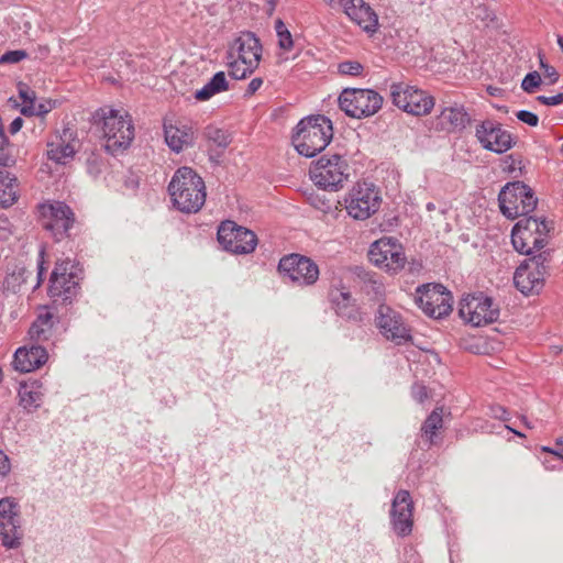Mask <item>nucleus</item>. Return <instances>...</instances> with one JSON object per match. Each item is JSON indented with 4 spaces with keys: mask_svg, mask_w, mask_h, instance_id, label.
I'll list each match as a JSON object with an SVG mask.
<instances>
[{
    "mask_svg": "<svg viewBox=\"0 0 563 563\" xmlns=\"http://www.w3.org/2000/svg\"><path fill=\"white\" fill-rule=\"evenodd\" d=\"M93 119L101 123L107 152L117 155L130 147L135 130L126 110L104 106L95 112Z\"/></svg>",
    "mask_w": 563,
    "mask_h": 563,
    "instance_id": "f257e3e1",
    "label": "nucleus"
},
{
    "mask_svg": "<svg viewBox=\"0 0 563 563\" xmlns=\"http://www.w3.org/2000/svg\"><path fill=\"white\" fill-rule=\"evenodd\" d=\"M173 206L184 213L198 212L206 202L203 179L190 167L178 168L168 185Z\"/></svg>",
    "mask_w": 563,
    "mask_h": 563,
    "instance_id": "f03ea898",
    "label": "nucleus"
},
{
    "mask_svg": "<svg viewBox=\"0 0 563 563\" xmlns=\"http://www.w3.org/2000/svg\"><path fill=\"white\" fill-rule=\"evenodd\" d=\"M332 137V122L327 117L318 114L300 120L291 141L300 155L313 157L329 145Z\"/></svg>",
    "mask_w": 563,
    "mask_h": 563,
    "instance_id": "7ed1b4c3",
    "label": "nucleus"
},
{
    "mask_svg": "<svg viewBox=\"0 0 563 563\" xmlns=\"http://www.w3.org/2000/svg\"><path fill=\"white\" fill-rule=\"evenodd\" d=\"M262 45L252 32H242L229 46L228 66L235 79H244L258 67Z\"/></svg>",
    "mask_w": 563,
    "mask_h": 563,
    "instance_id": "20e7f679",
    "label": "nucleus"
},
{
    "mask_svg": "<svg viewBox=\"0 0 563 563\" xmlns=\"http://www.w3.org/2000/svg\"><path fill=\"white\" fill-rule=\"evenodd\" d=\"M313 184L328 191H339L344 187L350 176L347 161L339 155H322L311 164L309 169Z\"/></svg>",
    "mask_w": 563,
    "mask_h": 563,
    "instance_id": "39448f33",
    "label": "nucleus"
},
{
    "mask_svg": "<svg viewBox=\"0 0 563 563\" xmlns=\"http://www.w3.org/2000/svg\"><path fill=\"white\" fill-rule=\"evenodd\" d=\"M549 262V252H539L526 260L514 274L516 288L526 296L539 294L545 283Z\"/></svg>",
    "mask_w": 563,
    "mask_h": 563,
    "instance_id": "423d86ee",
    "label": "nucleus"
},
{
    "mask_svg": "<svg viewBox=\"0 0 563 563\" xmlns=\"http://www.w3.org/2000/svg\"><path fill=\"white\" fill-rule=\"evenodd\" d=\"M548 231L544 220L526 217L519 220L512 229V245L518 253L532 255L534 251H541L545 246Z\"/></svg>",
    "mask_w": 563,
    "mask_h": 563,
    "instance_id": "0eeeda50",
    "label": "nucleus"
},
{
    "mask_svg": "<svg viewBox=\"0 0 563 563\" xmlns=\"http://www.w3.org/2000/svg\"><path fill=\"white\" fill-rule=\"evenodd\" d=\"M499 208L508 219L526 217L538 203L530 187L521 181L508 183L498 195Z\"/></svg>",
    "mask_w": 563,
    "mask_h": 563,
    "instance_id": "6e6552de",
    "label": "nucleus"
},
{
    "mask_svg": "<svg viewBox=\"0 0 563 563\" xmlns=\"http://www.w3.org/2000/svg\"><path fill=\"white\" fill-rule=\"evenodd\" d=\"M389 90L394 106L409 114L427 115L434 107V98L415 86L393 82Z\"/></svg>",
    "mask_w": 563,
    "mask_h": 563,
    "instance_id": "1a4fd4ad",
    "label": "nucleus"
},
{
    "mask_svg": "<svg viewBox=\"0 0 563 563\" xmlns=\"http://www.w3.org/2000/svg\"><path fill=\"white\" fill-rule=\"evenodd\" d=\"M383 100V97L375 90L352 88L342 91L339 104L349 117L362 119L378 112Z\"/></svg>",
    "mask_w": 563,
    "mask_h": 563,
    "instance_id": "9d476101",
    "label": "nucleus"
},
{
    "mask_svg": "<svg viewBox=\"0 0 563 563\" xmlns=\"http://www.w3.org/2000/svg\"><path fill=\"white\" fill-rule=\"evenodd\" d=\"M344 203L350 217L366 220L378 210L380 197L373 184L358 181L346 194Z\"/></svg>",
    "mask_w": 563,
    "mask_h": 563,
    "instance_id": "9b49d317",
    "label": "nucleus"
},
{
    "mask_svg": "<svg viewBox=\"0 0 563 563\" xmlns=\"http://www.w3.org/2000/svg\"><path fill=\"white\" fill-rule=\"evenodd\" d=\"M38 221L57 241L67 235L75 223V213L63 201H46L37 207Z\"/></svg>",
    "mask_w": 563,
    "mask_h": 563,
    "instance_id": "f8f14e48",
    "label": "nucleus"
},
{
    "mask_svg": "<svg viewBox=\"0 0 563 563\" xmlns=\"http://www.w3.org/2000/svg\"><path fill=\"white\" fill-rule=\"evenodd\" d=\"M368 256L375 266L390 274H397L407 263L404 246L391 236H384L372 243Z\"/></svg>",
    "mask_w": 563,
    "mask_h": 563,
    "instance_id": "ddd939ff",
    "label": "nucleus"
},
{
    "mask_svg": "<svg viewBox=\"0 0 563 563\" xmlns=\"http://www.w3.org/2000/svg\"><path fill=\"white\" fill-rule=\"evenodd\" d=\"M375 325L379 333L396 345L412 341L411 328L404 316L388 305L378 306L375 313Z\"/></svg>",
    "mask_w": 563,
    "mask_h": 563,
    "instance_id": "4468645a",
    "label": "nucleus"
},
{
    "mask_svg": "<svg viewBox=\"0 0 563 563\" xmlns=\"http://www.w3.org/2000/svg\"><path fill=\"white\" fill-rule=\"evenodd\" d=\"M459 314L466 322L481 327L495 322L499 317V309L492 298L483 295H467L459 305Z\"/></svg>",
    "mask_w": 563,
    "mask_h": 563,
    "instance_id": "2eb2a0df",
    "label": "nucleus"
},
{
    "mask_svg": "<svg viewBox=\"0 0 563 563\" xmlns=\"http://www.w3.org/2000/svg\"><path fill=\"white\" fill-rule=\"evenodd\" d=\"M415 301L427 316L434 319L443 318L452 311V295L439 284L419 286Z\"/></svg>",
    "mask_w": 563,
    "mask_h": 563,
    "instance_id": "dca6fc26",
    "label": "nucleus"
},
{
    "mask_svg": "<svg viewBox=\"0 0 563 563\" xmlns=\"http://www.w3.org/2000/svg\"><path fill=\"white\" fill-rule=\"evenodd\" d=\"M20 506L14 498L0 499V539L7 549H18L22 540Z\"/></svg>",
    "mask_w": 563,
    "mask_h": 563,
    "instance_id": "f3484780",
    "label": "nucleus"
},
{
    "mask_svg": "<svg viewBox=\"0 0 563 563\" xmlns=\"http://www.w3.org/2000/svg\"><path fill=\"white\" fill-rule=\"evenodd\" d=\"M218 241L222 247L234 254L252 253L257 245L255 233L233 221H224L218 229Z\"/></svg>",
    "mask_w": 563,
    "mask_h": 563,
    "instance_id": "a211bd4d",
    "label": "nucleus"
},
{
    "mask_svg": "<svg viewBox=\"0 0 563 563\" xmlns=\"http://www.w3.org/2000/svg\"><path fill=\"white\" fill-rule=\"evenodd\" d=\"M475 136L483 148L497 154L506 153L515 145L511 133L493 120H485L477 124Z\"/></svg>",
    "mask_w": 563,
    "mask_h": 563,
    "instance_id": "6ab92c4d",
    "label": "nucleus"
},
{
    "mask_svg": "<svg viewBox=\"0 0 563 563\" xmlns=\"http://www.w3.org/2000/svg\"><path fill=\"white\" fill-rule=\"evenodd\" d=\"M278 271L284 277L298 285H312L319 277V268L310 258L290 254L283 257L278 264Z\"/></svg>",
    "mask_w": 563,
    "mask_h": 563,
    "instance_id": "aec40b11",
    "label": "nucleus"
},
{
    "mask_svg": "<svg viewBox=\"0 0 563 563\" xmlns=\"http://www.w3.org/2000/svg\"><path fill=\"white\" fill-rule=\"evenodd\" d=\"M390 523L398 537H407L413 526V501L408 490H399L391 503Z\"/></svg>",
    "mask_w": 563,
    "mask_h": 563,
    "instance_id": "412c9836",
    "label": "nucleus"
},
{
    "mask_svg": "<svg viewBox=\"0 0 563 563\" xmlns=\"http://www.w3.org/2000/svg\"><path fill=\"white\" fill-rule=\"evenodd\" d=\"M343 12L367 33L376 32L378 16L364 0H340Z\"/></svg>",
    "mask_w": 563,
    "mask_h": 563,
    "instance_id": "4be33fe9",
    "label": "nucleus"
},
{
    "mask_svg": "<svg viewBox=\"0 0 563 563\" xmlns=\"http://www.w3.org/2000/svg\"><path fill=\"white\" fill-rule=\"evenodd\" d=\"M48 358L47 351L41 345L20 347L14 353V368L21 373H29L40 368Z\"/></svg>",
    "mask_w": 563,
    "mask_h": 563,
    "instance_id": "5701e85b",
    "label": "nucleus"
},
{
    "mask_svg": "<svg viewBox=\"0 0 563 563\" xmlns=\"http://www.w3.org/2000/svg\"><path fill=\"white\" fill-rule=\"evenodd\" d=\"M165 141L168 147L175 153L194 144L195 132L187 124H164Z\"/></svg>",
    "mask_w": 563,
    "mask_h": 563,
    "instance_id": "b1692460",
    "label": "nucleus"
},
{
    "mask_svg": "<svg viewBox=\"0 0 563 563\" xmlns=\"http://www.w3.org/2000/svg\"><path fill=\"white\" fill-rule=\"evenodd\" d=\"M470 118L462 106L445 107L438 117L437 125L442 131H460L468 123Z\"/></svg>",
    "mask_w": 563,
    "mask_h": 563,
    "instance_id": "393cba45",
    "label": "nucleus"
},
{
    "mask_svg": "<svg viewBox=\"0 0 563 563\" xmlns=\"http://www.w3.org/2000/svg\"><path fill=\"white\" fill-rule=\"evenodd\" d=\"M78 284V274L69 272V276H51L48 294L51 297H64L68 299Z\"/></svg>",
    "mask_w": 563,
    "mask_h": 563,
    "instance_id": "a878e982",
    "label": "nucleus"
},
{
    "mask_svg": "<svg viewBox=\"0 0 563 563\" xmlns=\"http://www.w3.org/2000/svg\"><path fill=\"white\" fill-rule=\"evenodd\" d=\"M18 199L16 178L0 167V208L12 206Z\"/></svg>",
    "mask_w": 563,
    "mask_h": 563,
    "instance_id": "bb28decb",
    "label": "nucleus"
},
{
    "mask_svg": "<svg viewBox=\"0 0 563 563\" xmlns=\"http://www.w3.org/2000/svg\"><path fill=\"white\" fill-rule=\"evenodd\" d=\"M74 155V145L60 137H56L47 144V157L58 164L68 163Z\"/></svg>",
    "mask_w": 563,
    "mask_h": 563,
    "instance_id": "cd10ccee",
    "label": "nucleus"
},
{
    "mask_svg": "<svg viewBox=\"0 0 563 563\" xmlns=\"http://www.w3.org/2000/svg\"><path fill=\"white\" fill-rule=\"evenodd\" d=\"M53 324L52 313H41L29 330L30 338L36 342L47 341L52 335Z\"/></svg>",
    "mask_w": 563,
    "mask_h": 563,
    "instance_id": "c85d7f7f",
    "label": "nucleus"
},
{
    "mask_svg": "<svg viewBox=\"0 0 563 563\" xmlns=\"http://www.w3.org/2000/svg\"><path fill=\"white\" fill-rule=\"evenodd\" d=\"M229 85L223 71H218L213 77L199 90L196 91L195 97L198 100L205 101L214 95L228 90Z\"/></svg>",
    "mask_w": 563,
    "mask_h": 563,
    "instance_id": "c756f323",
    "label": "nucleus"
},
{
    "mask_svg": "<svg viewBox=\"0 0 563 563\" xmlns=\"http://www.w3.org/2000/svg\"><path fill=\"white\" fill-rule=\"evenodd\" d=\"M330 297L338 314L349 318L352 316L354 302L350 291L334 289L331 291Z\"/></svg>",
    "mask_w": 563,
    "mask_h": 563,
    "instance_id": "7c9ffc66",
    "label": "nucleus"
},
{
    "mask_svg": "<svg viewBox=\"0 0 563 563\" xmlns=\"http://www.w3.org/2000/svg\"><path fill=\"white\" fill-rule=\"evenodd\" d=\"M443 426L442 419V409L435 408L426 419L421 431L422 435L427 438L429 444L433 443V438L437 434V431L440 430Z\"/></svg>",
    "mask_w": 563,
    "mask_h": 563,
    "instance_id": "2f4dec72",
    "label": "nucleus"
},
{
    "mask_svg": "<svg viewBox=\"0 0 563 563\" xmlns=\"http://www.w3.org/2000/svg\"><path fill=\"white\" fill-rule=\"evenodd\" d=\"M19 397L21 405L27 410L36 409L41 404V393L34 384L22 385L19 390Z\"/></svg>",
    "mask_w": 563,
    "mask_h": 563,
    "instance_id": "473e14b6",
    "label": "nucleus"
},
{
    "mask_svg": "<svg viewBox=\"0 0 563 563\" xmlns=\"http://www.w3.org/2000/svg\"><path fill=\"white\" fill-rule=\"evenodd\" d=\"M206 137L216 144L218 147L225 148L230 143L231 139L229 134L216 126H208L205 130Z\"/></svg>",
    "mask_w": 563,
    "mask_h": 563,
    "instance_id": "72a5a7b5",
    "label": "nucleus"
},
{
    "mask_svg": "<svg viewBox=\"0 0 563 563\" xmlns=\"http://www.w3.org/2000/svg\"><path fill=\"white\" fill-rule=\"evenodd\" d=\"M275 30L278 36V44L279 47L289 51L294 43L292 37L288 29L286 27L285 23L282 20H277L275 23Z\"/></svg>",
    "mask_w": 563,
    "mask_h": 563,
    "instance_id": "f704fd0d",
    "label": "nucleus"
},
{
    "mask_svg": "<svg viewBox=\"0 0 563 563\" xmlns=\"http://www.w3.org/2000/svg\"><path fill=\"white\" fill-rule=\"evenodd\" d=\"M541 84V75L538 71L528 73L521 82V88L523 91L531 93L538 88Z\"/></svg>",
    "mask_w": 563,
    "mask_h": 563,
    "instance_id": "c9c22d12",
    "label": "nucleus"
},
{
    "mask_svg": "<svg viewBox=\"0 0 563 563\" xmlns=\"http://www.w3.org/2000/svg\"><path fill=\"white\" fill-rule=\"evenodd\" d=\"M71 271L78 274V268L75 266L73 261L69 258L60 260L56 263L51 276H69V272Z\"/></svg>",
    "mask_w": 563,
    "mask_h": 563,
    "instance_id": "e433bc0d",
    "label": "nucleus"
},
{
    "mask_svg": "<svg viewBox=\"0 0 563 563\" xmlns=\"http://www.w3.org/2000/svg\"><path fill=\"white\" fill-rule=\"evenodd\" d=\"M339 71L343 75L358 76L363 71V66L358 62L346 60L339 64Z\"/></svg>",
    "mask_w": 563,
    "mask_h": 563,
    "instance_id": "4c0bfd02",
    "label": "nucleus"
},
{
    "mask_svg": "<svg viewBox=\"0 0 563 563\" xmlns=\"http://www.w3.org/2000/svg\"><path fill=\"white\" fill-rule=\"evenodd\" d=\"M539 59L540 68L542 69L543 77L548 80V84H555L559 80V73L556 71V69L553 66L545 63L541 53H539Z\"/></svg>",
    "mask_w": 563,
    "mask_h": 563,
    "instance_id": "58836bf2",
    "label": "nucleus"
},
{
    "mask_svg": "<svg viewBox=\"0 0 563 563\" xmlns=\"http://www.w3.org/2000/svg\"><path fill=\"white\" fill-rule=\"evenodd\" d=\"M27 57V53L24 49H15L5 52L0 57V64H16Z\"/></svg>",
    "mask_w": 563,
    "mask_h": 563,
    "instance_id": "ea45409f",
    "label": "nucleus"
},
{
    "mask_svg": "<svg viewBox=\"0 0 563 563\" xmlns=\"http://www.w3.org/2000/svg\"><path fill=\"white\" fill-rule=\"evenodd\" d=\"M516 117L519 121H521L530 126H537L539 123L538 115L531 111L520 110L516 113Z\"/></svg>",
    "mask_w": 563,
    "mask_h": 563,
    "instance_id": "a19ab883",
    "label": "nucleus"
},
{
    "mask_svg": "<svg viewBox=\"0 0 563 563\" xmlns=\"http://www.w3.org/2000/svg\"><path fill=\"white\" fill-rule=\"evenodd\" d=\"M54 107H55V102L53 100L42 99L37 102L34 115L45 117L47 113H49L54 109Z\"/></svg>",
    "mask_w": 563,
    "mask_h": 563,
    "instance_id": "79ce46f5",
    "label": "nucleus"
},
{
    "mask_svg": "<svg viewBox=\"0 0 563 563\" xmlns=\"http://www.w3.org/2000/svg\"><path fill=\"white\" fill-rule=\"evenodd\" d=\"M19 96L22 100V103L36 100L35 91L24 84L19 85Z\"/></svg>",
    "mask_w": 563,
    "mask_h": 563,
    "instance_id": "37998d69",
    "label": "nucleus"
},
{
    "mask_svg": "<svg viewBox=\"0 0 563 563\" xmlns=\"http://www.w3.org/2000/svg\"><path fill=\"white\" fill-rule=\"evenodd\" d=\"M537 100L545 106H559L563 103V93H558L554 96H538Z\"/></svg>",
    "mask_w": 563,
    "mask_h": 563,
    "instance_id": "c03bdc74",
    "label": "nucleus"
},
{
    "mask_svg": "<svg viewBox=\"0 0 563 563\" xmlns=\"http://www.w3.org/2000/svg\"><path fill=\"white\" fill-rule=\"evenodd\" d=\"M411 393H412V397L419 402H422L424 399L428 398V391H427L426 386H423V385L415 384L412 386Z\"/></svg>",
    "mask_w": 563,
    "mask_h": 563,
    "instance_id": "a18cd8bd",
    "label": "nucleus"
},
{
    "mask_svg": "<svg viewBox=\"0 0 563 563\" xmlns=\"http://www.w3.org/2000/svg\"><path fill=\"white\" fill-rule=\"evenodd\" d=\"M10 470L9 457L0 450V481L9 474Z\"/></svg>",
    "mask_w": 563,
    "mask_h": 563,
    "instance_id": "49530a36",
    "label": "nucleus"
},
{
    "mask_svg": "<svg viewBox=\"0 0 563 563\" xmlns=\"http://www.w3.org/2000/svg\"><path fill=\"white\" fill-rule=\"evenodd\" d=\"M312 206L322 212H329L331 210V203L330 201L322 199L320 197H316L312 199Z\"/></svg>",
    "mask_w": 563,
    "mask_h": 563,
    "instance_id": "de8ad7c7",
    "label": "nucleus"
},
{
    "mask_svg": "<svg viewBox=\"0 0 563 563\" xmlns=\"http://www.w3.org/2000/svg\"><path fill=\"white\" fill-rule=\"evenodd\" d=\"M37 100L29 101L21 104V113L26 117H32L35 113V108L37 106Z\"/></svg>",
    "mask_w": 563,
    "mask_h": 563,
    "instance_id": "09e8293b",
    "label": "nucleus"
},
{
    "mask_svg": "<svg viewBox=\"0 0 563 563\" xmlns=\"http://www.w3.org/2000/svg\"><path fill=\"white\" fill-rule=\"evenodd\" d=\"M262 85H263V80H262V78H260V77L253 78V79L250 81V84H249V86H247V90H246V91H247L249 93L253 95V93H255V92L261 88V86H262Z\"/></svg>",
    "mask_w": 563,
    "mask_h": 563,
    "instance_id": "8fccbe9b",
    "label": "nucleus"
},
{
    "mask_svg": "<svg viewBox=\"0 0 563 563\" xmlns=\"http://www.w3.org/2000/svg\"><path fill=\"white\" fill-rule=\"evenodd\" d=\"M23 125V120L22 118L18 117L15 118L11 123H10V126H9V131L11 134H15L18 133L21 128Z\"/></svg>",
    "mask_w": 563,
    "mask_h": 563,
    "instance_id": "3c124183",
    "label": "nucleus"
},
{
    "mask_svg": "<svg viewBox=\"0 0 563 563\" xmlns=\"http://www.w3.org/2000/svg\"><path fill=\"white\" fill-rule=\"evenodd\" d=\"M35 52H36V57L46 58L49 54V47L47 45L40 44L35 48Z\"/></svg>",
    "mask_w": 563,
    "mask_h": 563,
    "instance_id": "603ef678",
    "label": "nucleus"
},
{
    "mask_svg": "<svg viewBox=\"0 0 563 563\" xmlns=\"http://www.w3.org/2000/svg\"><path fill=\"white\" fill-rule=\"evenodd\" d=\"M553 454L559 459H563V438H560L555 442V448H553Z\"/></svg>",
    "mask_w": 563,
    "mask_h": 563,
    "instance_id": "864d4df0",
    "label": "nucleus"
},
{
    "mask_svg": "<svg viewBox=\"0 0 563 563\" xmlns=\"http://www.w3.org/2000/svg\"><path fill=\"white\" fill-rule=\"evenodd\" d=\"M493 412L496 418H499L501 420H508L507 411L504 407L493 408Z\"/></svg>",
    "mask_w": 563,
    "mask_h": 563,
    "instance_id": "5fc2aeb1",
    "label": "nucleus"
},
{
    "mask_svg": "<svg viewBox=\"0 0 563 563\" xmlns=\"http://www.w3.org/2000/svg\"><path fill=\"white\" fill-rule=\"evenodd\" d=\"M42 275H43V263H40V265H38V280H37L36 286L40 285L41 280H42Z\"/></svg>",
    "mask_w": 563,
    "mask_h": 563,
    "instance_id": "6e6d98bb",
    "label": "nucleus"
},
{
    "mask_svg": "<svg viewBox=\"0 0 563 563\" xmlns=\"http://www.w3.org/2000/svg\"><path fill=\"white\" fill-rule=\"evenodd\" d=\"M542 451H543V452H548V453H552V454H553L554 449H553V448H549V446H543V448H542Z\"/></svg>",
    "mask_w": 563,
    "mask_h": 563,
    "instance_id": "4d7b16f0",
    "label": "nucleus"
},
{
    "mask_svg": "<svg viewBox=\"0 0 563 563\" xmlns=\"http://www.w3.org/2000/svg\"><path fill=\"white\" fill-rule=\"evenodd\" d=\"M434 208H435V207H434V203H432V202H429V203L427 205V209H428L429 211L433 210Z\"/></svg>",
    "mask_w": 563,
    "mask_h": 563,
    "instance_id": "13d9d810",
    "label": "nucleus"
},
{
    "mask_svg": "<svg viewBox=\"0 0 563 563\" xmlns=\"http://www.w3.org/2000/svg\"><path fill=\"white\" fill-rule=\"evenodd\" d=\"M558 44H559V46H560V47L562 48V51H563V37H559V38H558Z\"/></svg>",
    "mask_w": 563,
    "mask_h": 563,
    "instance_id": "bf43d9fd",
    "label": "nucleus"
},
{
    "mask_svg": "<svg viewBox=\"0 0 563 563\" xmlns=\"http://www.w3.org/2000/svg\"><path fill=\"white\" fill-rule=\"evenodd\" d=\"M507 428H508L510 431H512L514 433H516L517 435H519V437H523V434H522V433H520V432H518V431H516V430L511 429L510 427H507Z\"/></svg>",
    "mask_w": 563,
    "mask_h": 563,
    "instance_id": "052dcab7",
    "label": "nucleus"
},
{
    "mask_svg": "<svg viewBox=\"0 0 563 563\" xmlns=\"http://www.w3.org/2000/svg\"><path fill=\"white\" fill-rule=\"evenodd\" d=\"M328 5L332 7L334 4V0H323Z\"/></svg>",
    "mask_w": 563,
    "mask_h": 563,
    "instance_id": "680f3d73",
    "label": "nucleus"
},
{
    "mask_svg": "<svg viewBox=\"0 0 563 563\" xmlns=\"http://www.w3.org/2000/svg\"><path fill=\"white\" fill-rule=\"evenodd\" d=\"M24 274H25V269H21L20 275L22 276V280L26 282V277L23 276Z\"/></svg>",
    "mask_w": 563,
    "mask_h": 563,
    "instance_id": "e2e57ef3",
    "label": "nucleus"
},
{
    "mask_svg": "<svg viewBox=\"0 0 563 563\" xmlns=\"http://www.w3.org/2000/svg\"><path fill=\"white\" fill-rule=\"evenodd\" d=\"M269 3L274 4L277 0H267Z\"/></svg>",
    "mask_w": 563,
    "mask_h": 563,
    "instance_id": "0e129e2a",
    "label": "nucleus"
},
{
    "mask_svg": "<svg viewBox=\"0 0 563 563\" xmlns=\"http://www.w3.org/2000/svg\"><path fill=\"white\" fill-rule=\"evenodd\" d=\"M561 153L563 154V143H562V147H561Z\"/></svg>",
    "mask_w": 563,
    "mask_h": 563,
    "instance_id": "69168bd1",
    "label": "nucleus"
}]
</instances>
